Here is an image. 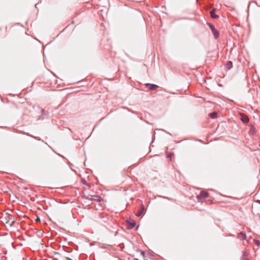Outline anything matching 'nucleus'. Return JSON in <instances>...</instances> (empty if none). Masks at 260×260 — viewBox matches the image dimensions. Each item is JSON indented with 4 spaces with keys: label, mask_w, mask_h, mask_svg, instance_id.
<instances>
[{
    "label": "nucleus",
    "mask_w": 260,
    "mask_h": 260,
    "mask_svg": "<svg viewBox=\"0 0 260 260\" xmlns=\"http://www.w3.org/2000/svg\"><path fill=\"white\" fill-rule=\"evenodd\" d=\"M208 25L211 29V30L215 39H217L219 37V31L215 28L214 26L210 23H207Z\"/></svg>",
    "instance_id": "f257e3e1"
},
{
    "label": "nucleus",
    "mask_w": 260,
    "mask_h": 260,
    "mask_svg": "<svg viewBox=\"0 0 260 260\" xmlns=\"http://www.w3.org/2000/svg\"><path fill=\"white\" fill-rule=\"evenodd\" d=\"M208 196H209V193H208V192H207L205 190H202L201 191L200 194L197 196V199L199 201H202V200L208 198Z\"/></svg>",
    "instance_id": "f03ea898"
},
{
    "label": "nucleus",
    "mask_w": 260,
    "mask_h": 260,
    "mask_svg": "<svg viewBox=\"0 0 260 260\" xmlns=\"http://www.w3.org/2000/svg\"><path fill=\"white\" fill-rule=\"evenodd\" d=\"M145 86L148 87L150 90H155L158 87V86L150 83H146Z\"/></svg>",
    "instance_id": "7ed1b4c3"
},
{
    "label": "nucleus",
    "mask_w": 260,
    "mask_h": 260,
    "mask_svg": "<svg viewBox=\"0 0 260 260\" xmlns=\"http://www.w3.org/2000/svg\"><path fill=\"white\" fill-rule=\"evenodd\" d=\"M145 210V208L144 205L142 204L141 205V208L139 210V211L136 214V215L138 217L141 216L144 213Z\"/></svg>",
    "instance_id": "20e7f679"
},
{
    "label": "nucleus",
    "mask_w": 260,
    "mask_h": 260,
    "mask_svg": "<svg viewBox=\"0 0 260 260\" xmlns=\"http://www.w3.org/2000/svg\"><path fill=\"white\" fill-rule=\"evenodd\" d=\"M90 200L101 202L102 200V198L99 196H91Z\"/></svg>",
    "instance_id": "39448f33"
},
{
    "label": "nucleus",
    "mask_w": 260,
    "mask_h": 260,
    "mask_svg": "<svg viewBox=\"0 0 260 260\" xmlns=\"http://www.w3.org/2000/svg\"><path fill=\"white\" fill-rule=\"evenodd\" d=\"M238 238L241 240H246V236L244 232H241L238 234Z\"/></svg>",
    "instance_id": "423d86ee"
},
{
    "label": "nucleus",
    "mask_w": 260,
    "mask_h": 260,
    "mask_svg": "<svg viewBox=\"0 0 260 260\" xmlns=\"http://www.w3.org/2000/svg\"><path fill=\"white\" fill-rule=\"evenodd\" d=\"M210 15H211V17L213 19H217L218 18V16L216 15L215 13V10H212L210 12Z\"/></svg>",
    "instance_id": "0eeeda50"
},
{
    "label": "nucleus",
    "mask_w": 260,
    "mask_h": 260,
    "mask_svg": "<svg viewBox=\"0 0 260 260\" xmlns=\"http://www.w3.org/2000/svg\"><path fill=\"white\" fill-rule=\"evenodd\" d=\"M217 113L216 112H213L212 113H210L209 114V116L211 118H213V119H215V118H216L217 117Z\"/></svg>",
    "instance_id": "6e6552de"
},
{
    "label": "nucleus",
    "mask_w": 260,
    "mask_h": 260,
    "mask_svg": "<svg viewBox=\"0 0 260 260\" xmlns=\"http://www.w3.org/2000/svg\"><path fill=\"white\" fill-rule=\"evenodd\" d=\"M226 67L227 68L228 70H230L232 68V66H233V63H232V62L231 61H229L226 63Z\"/></svg>",
    "instance_id": "1a4fd4ad"
},
{
    "label": "nucleus",
    "mask_w": 260,
    "mask_h": 260,
    "mask_svg": "<svg viewBox=\"0 0 260 260\" xmlns=\"http://www.w3.org/2000/svg\"><path fill=\"white\" fill-rule=\"evenodd\" d=\"M241 120L245 123H247L249 122V118L247 116H243L241 118Z\"/></svg>",
    "instance_id": "9d476101"
},
{
    "label": "nucleus",
    "mask_w": 260,
    "mask_h": 260,
    "mask_svg": "<svg viewBox=\"0 0 260 260\" xmlns=\"http://www.w3.org/2000/svg\"><path fill=\"white\" fill-rule=\"evenodd\" d=\"M255 244L256 245H257V246H260V241L257 240H255Z\"/></svg>",
    "instance_id": "9b49d317"
},
{
    "label": "nucleus",
    "mask_w": 260,
    "mask_h": 260,
    "mask_svg": "<svg viewBox=\"0 0 260 260\" xmlns=\"http://www.w3.org/2000/svg\"><path fill=\"white\" fill-rule=\"evenodd\" d=\"M247 255H248V253L246 251L243 252V256L242 257H246Z\"/></svg>",
    "instance_id": "f8f14e48"
},
{
    "label": "nucleus",
    "mask_w": 260,
    "mask_h": 260,
    "mask_svg": "<svg viewBox=\"0 0 260 260\" xmlns=\"http://www.w3.org/2000/svg\"><path fill=\"white\" fill-rule=\"evenodd\" d=\"M241 260H249L248 258L245 257H242Z\"/></svg>",
    "instance_id": "ddd939ff"
},
{
    "label": "nucleus",
    "mask_w": 260,
    "mask_h": 260,
    "mask_svg": "<svg viewBox=\"0 0 260 260\" xmlns=\"http://www.w3.org/2000/svg\"><path fill=\"white\" fill-rule=\"evenodd\" d=\"M66 260H72L71 258H69V257H66Z\"/></svg>",
    "instance_id": "4468645a"
},
{
    "label": "nucleus",
    "mask_w": 260,
    "mask_h": 260,
    "mask_svg": "<svg viewBox=\"0 0 260 260\" xmlns=\"http://www.w3.org/2000/svg\"><path fill=\"white\" fill-rule=\"evenodd\" d=\"M36 221H40V219L38 218L36 219Z\"/></svg>",
    "instance_id": "2eb2a0df"
},
{
    "label": "nucleus",
    "mask_w": 260,
    "mask_h": 260,
    "mask_svg": "<svg viewBox=\"0 0 260 260\" xmlns=\"http://www.w3.org/2000/svg\"><path fill=\"white\" fill-rule=\"evenodd\" d=\"M259 147H260V143H259Z\"/></svg>",
    "instance_id": "dca6fc26"
}]
</instances>
